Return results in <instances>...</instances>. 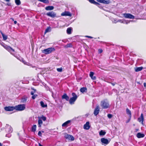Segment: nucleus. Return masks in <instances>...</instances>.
Segmentation results:
<instances>
[{
    "instance_id": "obj_1",
    "label": "nucleus",
    "mask_w": 146,
    "mask_h": 146,
    "mask_svg": "<svg viewBox=\"0 0 146 146\" xmlns=\"http://www.w3.org/2000/svg\"><path fill=\"white\" fill-rule=\"evenodd\" d=\"M3 47L9 52L11 54H13L14 56L16 58H17L18 60H19L21 61H22V62L25 64H27H27L28 63L25 62L24 60V59L19 56H17L14 55V52H15L14 50L10 46H8L7 45L5 44H4L3 45L1 44Z\"/></svg>"
},
{
    "instance_id": "obj_2",
    "label": "nucleus",
    "mask_w": 146,
    "mask_h": 146,
    "mask_svg": "<svg viewBox=\"0 0 146 146\" xmlns=\"http://www.w3.org/2000/svg\"><path fill=\"white\" fill-rule=\"evenodd\" d=\"M100 106L103 109H106L110 107L109 102L107 99L101 101Z\"/></svg>"
},
{
    "instance_id": "obj_3",
    "label": "nucleus",
    "mask_w": 146,
    "mask_h": 146,
    "mask_svg": "<svg viewBox=\"0 0 146 146\" xmlns=\"http://www.w3.org/2000/svg\"><path fill=\"white\" fill-rule=\"evenodd\" d=\"M72 97L69 100V103L71 105L74 104L78 97V96L74 92L72 93Z\"/></svg>"
},
{
    "instance_id": "obj_4",
    "label": "nucleus",
    "mask_w": 146,
    "mask_h": 146,
    "mask_svg": "<svg viewBox=\"0 0 146 146\" xmlns=\"http://www.w3.org/2000/svg\"><path fill=\"white\" fill-rule=\"evenodd\" d=\"M15 110H16L22 111L24 110L25 108V105L24 104H19L15 107Z\"/></svg>"
},
{
    "instance_id": "obj_5",
    "label": "nucleus",
    "mask_w": 146,
    "mask_h": 146,
    "mask_svg": "<svg viewBox=\"0 0 146 146\" xmlns=\"http://www.w3.org/2000/svg\"><path fill=\"white\" fill-rule=\"evenodd\" d=\"M55 50L54 48L51 47L44 49L42 51V52L45 54H48L54 51Z\"/></svg>"
},
{
    "instance_id": "obj_6",
    "label": "nucleus",
    "mask_w": 146,
    "mask_h": 146,
    "mask_svg": "<svg viewBox=\"0 0 146 146\" xmlns=\"http://www.w3.org/2000/svg\"><path fill=\"white\" fill-rule=\"evenodd\" d=\"M123 17L126 19H133L135 18L134 16L130 13H123Z\"/></svg>"
},
{
    "instance_id": "obj_7",
    "label": "nucleus",
    "mask_w": 146,
    "mask_h": 146,
    "mask_svg": "<svg viewBox=\"0 0 146 146\" xmlns=\"http://www.w3.org/2000/svg\"><path fill=\"white\" fill-rule=\"evenodd\" d=\"M46 15L52 18H54L56 16V14L53 11L48 12L46 13Z\"/></svg>"
},
{
    "instance_id": "obj_8",
    "label": "nucleus",
    "mask_w": 146,
    "mask_h": 146,
    "mask_svg": "<svg viewBox=\"0 0 146 146\" xmlns=\"http://www.w3.org/2000/svg\"><path fill=\"white\" fill-rule=\"evenodd\" d=\"M138 121L143 125L144 117L143 114L142 113L140 117L138 118Z\"/></svg>"
},
{
    "instance_id": "obj_9",
    "label": "nucleus",
    "mask_w": 146,
    "mask_h": 146,
    "mask_svg": "<svg viewBox=\"0 0 146 146\" xmlns=\"http://www.w3.org/2000/svg\"><path fill=\"white\" fill-rule=\"evenodd\" d=\"M65 137L66 139L70 140L71 141L74 140V137L72 135L68 134H66L65 135Z\"/></svg>"
},
{
    "instance_id": "obj_10",
    "label": "nucleus",
    "mask_w": 146,
    "mask_h": 146,
    "mask_svg": "<svg viewBox=\"0 0 146 146\" xmlns=\"http://www.w3.org/2000/svg\"><path fill=\"white\" fill-rule=\"evenodd\" d=\"M6 131L7 132L10 133H11L13 131V129L9 125H7L6 126Z\"/></svg>"
},
{
    "instance_id": "obj_11",
    "label": "nucleus",
    "mask_w": 146,
    "mask_h": 146,
    "mask_svg": "<svg viewBox=\"0 0 146 146\" xmlns=\"http://www.w3.org/2000/svg\"><path fill=\"white\" fill-rule=\"evenodd\" d=\"M101 141L102 145H107L109 143V141L108 139L104 138H101Z\"/></svg>"
},
{
    "instance_id": "obj_12",
    "label": "nucleus",
    "mask_w": 146,
    "mask_h": 146,
    "mask_svg": "<svg viewBox=\"0 0 146 146\" xmlns=\"http://www.w3.org/2000/svg\"><path fill=\"white\" fill-rule=\"evenodd\" d=\"M4 109L6 111H12L15 110V107L14 106L5 107Z\"/></svg>"
},
{
    "instance_id": "obj_13",
    "label": "nucleus",
    "mask_w": 146,
    "mask_h": 146,
    "mask_svg": "<svg viewBox=\"0 0 146 146\" xmlns=\"http://www.w3.org/2000/svg\"><path fill=\"white\" fill-rule=\"evenodd\" d=\"M100 111V108L98 106H96L95 108L94 112V114L95 115H97L99 113Z\"/></svg>"
},
{
    "instance_id": "obj_14",
    "label": "nucleus",
    "mask_w": 146,
    "mask_h": 146,
    "mask_svg": "<svg viewBox=\"0 0 146 146\" xmlns=\"http://www.w3.org/2000/svg\"><path fill=\"white\" fill-rule=\"evenodd\" d=\"M61 15L62 16H69L71 17L72 14L69 11H65L64 12L62 13Z\"/></svg>"
},
{
    "instance_id": "obj_15",
    "label": "nucleus",
    "mask_w": 146,
    "mask_h": 146,
    "mask_svg": "<svg viewBox=\"0 0 146 146\" xmlns=\"http://www.w3.org/2000/svg\"><path fill=\"white\" fill-rule=\"evenodd\" d=\"M89 124L90 123L89 121L87 122L86 124H85L84 126V129L86 130L89 129L90 127V126L89 125Z\"/></svg>"
},
{
    "instance_id": "obj_16",
    "label": "nucleus",
    "mask_w": 146,
    "mask_h": 146,
    "mask_svg": "<svg viewBox=\"0 0 146 146\" xmlns=\"http://www.w3.org/2000/svg\"><path fill=\"white\" fill-rule=\"evenodd\" d=\"M137 137L139 138H143L144 137L145 135L143 133H138L137 134Z\"/></svg>"
},
{
    "instance_id": "obj_17",
    "label": "nucleus",
    "mask_w": 146,
    "mask_h": 146,
    "mask_svg": "<svg viewBox=\"0 0 146 146\" xmlns=\"http://www.w3.org/2000/svg\"><path fill=\"white\" fill-rule=\"evenodd\" d=\"M62 98L65 99L67 101H68L69 100V97L66 94H64L62 96Z\"/></svg>"
},
{
    "instance_id": "obj_18",
    "label": "nucleus",
    "mask_w": 146,
    "mask_h": 146,
    "mask_svg": "<svg viewBox=\"0 0 146 146\" xmlns=\"http://www.w3.org/2000/svg\"><path fill=\"white\" fill-rule=\"evenodd\" d=\"M126 113L129 115V117H131V114L130 110L127 108L126 110Z\"/></svg>"
},
{
    "instance_id": "obj_19",
    "label": "nucleus",
    "mask_w": 146,
    "mask_h": 146,
    "mask_svg": "<svg viewBox=\"0 0 146 146\" xmlns=\"http://www.w3.org/2000/svg\"><path fill=\"white\" fill-rule=\"evenodd\" d=\"M54 9V7L53 6H48L46 7L45 8V9L47 11H50L53 10Z\"/></svg>"
},
{
    "instance_id": "obj_20",
    "label": "nucleus",
    "mask_w": 146,
    "mask_h": 146,
    "mask_svg": "<svg viewBox=\"0 0 146 146\" xmlns=\"http://www.w3.org/2000/svg\"><path fill=\"white\" fill-rule=\"evenodd\" d=\"M88 1L91 3L93 4L96 5H100V3L95 1L94 0H88Z\"/></svg>"
},
{
    "instance_id": "obj_21",
    "label": "nucleus",
    "mask_w": 146,
    "mask_h": 146,
    "mask_svg": "<svg viewBox=\"0 0 146 146\" xmlns=\"http://www.w3.org/2000/svg\"><path fill=\"white\" fill-rule=\"evenodd\" d=\"M70 122V120H69L65 122L62 124V127H66L67 126L68 124Z\"/></svg>"
},
{
    "instance_id": "obj_22",
    "label": "nucleus",
    "mask_w": 146,
    "mask_h": 146,
    "mask_svg": "<svg viewBox=\"0 0 146 146\" xmlns=\"http://www.w3.org/2000/svg\"><path fill=\"white\" fill-rule=\"evenodd\" d=\"M143 69L142 67H137L135 68V70L136 72H138L141 70Z\"/></svg>"
},
{
    "instance_id": "obj_23",
    "label": "nucleus",
    "mask_w": 146,
    "mask_h": 146,
    "mask_svg": "<svg viewBox=\"0 0 146 146\" xmlns=\"http://www.w3.org/2000/svg\"><path fill=\"white\" fill-rule=\"evenodd\" d=\"M40 104L41 107L42 108H46L47 107V105L46 104H44V102L43 101H41L40 102Z\"/></svg>"
},
{
    "instance_id": "obj_24",
    "label": "nucleus",
    "mask_w": 146,
    "mask_h": 146,
    "mask_svg": "<svg viewBox=\"0 0 146 146\" xmlns=\"http://www.w3.org/2000/svg\"><path fill=\"white\" fill-rule=\"evenodd\" d=\"M1 33L3 37V39L4 40H6L7 39V35H5L1 31Z\"/></svg>"
},
{
    "instance_id": "obj_25",
    "label": "nucleus",
    "mask_w": 146,
    "mask_h": 146,
    "mask_svg": "<svg viewBox=\"0 0 146 146\" xmlns=\"http://www.w3.org/2000/svg\"><path fill=\"white\" fill-rule=\"evenodd\" d=\"M131 21H132L123 19V23L127 24L129 23Z\"/></svg>"
},
{
    "instance_id": "obj_26",
    "label": "nucleus",
    "mask_w": 146,
    "mask_h": 146,
    "mask_svg": "<svg viewBox=\"0 0 146 146\" xmlns=\"http://www.w3.org/2000/svg\"><path fill=\"white\" fill-rule=\"evenodd\" d=\"M72 30V28L71 27L67 28L66 32L68 34H70L71 33V31Z\"/></svg>"
},
{
    "instance_id": "obj_27",
    "label": "nucleus",
    "mask_w": 146,
    "mask_h": 146,
    "mask_svg": "<svg viewBox=\"0 0 146 146\" xmlns=\"http://www.w3.org/2000/svg\"><path fill=\"white\" fill-rule=\"evenodd\" d=\"M36 125H34L32 127L31 131L35 132L36 130Z\"/></svg>"
},
{
    "instance_id": "obj_28",
    "label": "nucleus",
    "mask_w": 146,
    "mask_h": 146,
    "mask_svg": "<svg viewBox=\"0 0 146 146\" xmlns=\"http://www.w3.org/2000/svg\"><path fill=\"white\" fill-rule=\"evenodd\" d=\"M106 133V132L102 130H101L100 133L99 135L100 136H103Z\"/></svg>"
},
{
    "instance_id": "obj_29",
    "label": "nucleus",
    "mask_w": 146,
    "mask_h": 146,
    "mask_svg": "<svg viewBox=\"0 0 146 146\" xmlns=\"http://www.w3.org/2000/svg\"><path fill=\"white\" fill-rule=\"evenodd\" d=\"M38 1L42 2L44 3H48L49 1L48 0H38Z\"/></svg>"
},
{
    "instance_id": "obj_30",
    "label": "nucleus",
    "mask_w": 146,
    "mask_h": 146,
    "mask_svg": "<svg viewBox=\"0 0 146 146\" xmlns=\"http://www.w3.org/2000/svg\"><path fill=\"white\" fill-rule=\"evenodd\" d=\"M15 2L17 5H19L21 4V2L20 0H15Z\"/></svg>"
},
{
    "instance_id": "obj_31",
    "label": "nucleus",
    "mask_w": 146,
    "mask_h": 146,
    "mask_svg": "<svg viewBox=\"0 0 146 146\" xmlns=\"http://www.w3.org/2000/svg\"><path fill=\"white\" fill-rule=\"evenodd\" d=\"M38 127H40L41 126V125L42 123V121L41 119H39L38 121Z\"/></svg>"
},
{
    "instance_id": "obj_32",
    "label": "nucleus",
    "mask_w": 146,
    "mask_h": 146,
    "mask_svg": "<svg viewBox=\"0 0 146 146\" xmlns=\"http://www.w3.org/2000/svg\"><path fill=\"white\" fill-rule=\"evenodd\" d=\"M72 47V44L70 43L67 44V45L64 46V47L65 48L68 47Z\"/></svg>"
},
{
    "instance_id": "obj_33",
    "label": "nucleus",
    "mask_w": 146,
    "mask_h": 146,
    "mask_svg": "<svg viewBox=\"0 0 146 146\" xmlns=\"http://www.w3.org/2000/svg\"><path fill=\"white\" fill-rule=\"evenodd\" d=\"M87 89L86 88L83 87L80 89V91L82 93H84V92H85V91Z\"/></svg>"
},
{
    "instance_id": "obj_34",
    "label": "nucleus",
    "mask_w": 146,
    "mask_h": 146,
    "mask_svg": "<svg viewBox=\"0 0 146 146\" xmlns=\"http://www.w3.org/2000/svg\"><path fill=\"white\" fill-rule=\"evenodd\" d=\"M50 27H48L47 29L45 30L44 33L45 34L47 33H48L50 31Z\"/></svg>"
},
{
    "instance_id": "obj_35",
    "label": "nucleus",
    "mask_w": 146,
    "mask_h": 146,
    "mask_svg": "<svg viewBox=\"0 0 146 146\" xmlns=\"http://www.w3.org/2000/svg\"><path fill=\"white\" fill-rule=\"evenodd\" d=\"M27 98L24 97L22 99L21 101L23 103H25L27 100Z\"/></svg>"
},
{
    "instance_id": "obj_36",
    "label": "nucleus",
    "mask_w": 146,
    "mask_h": 146,
    "mask_svg": "<svg viewBox=\"0 0 146 146\" xmlns=\"http://www.w3.org/2000/svg\"><path fill=\"white\" fill-rule=\"evenodd\" d=\"M123 19H119L118 20H117L116 22H114V23H116L117 22H120L121 23H123Z\"/></svg>"
},
{
    "instance_id": "obj_37",
    "label": "nucleus",
    "mask_w": 146,
    "mask_h": 146,
    "mask_svg": "<svg viewBox=\"0 0 146 146\" xmlns=\"http://www.w3.org/2000/svg\"><path fill=\"white\" fill-rule=\"evenodd\" d=\"M97 1L100 3H105V0H97Z\"/></svg>"
},
{
    "instance_id": "obj_38",
    "label": "nucleus",
    "mask_w": 146,
    "mask_h": 146,
    "mask_svg": "<svg viewBox=\"0 0 146 146\" xmlns=\"http://www.w3.org/2000/svg\"><path fill=\"white\" fill-rule=\"evenodd\" d=\"M57 70L58 72H61L62 71V68H58L57 69Z\"/></svg>"
},
{
    "instance_id": "obj_39",
    "label": "nucleus",
    "mask_w": 146,
    "mask_h": 146,
    "mask_svg": "<svg viewBox=\"0 0 146 146\" xmlns=\"http://www.w3.org/2000/svg\"><path fill=\"white\" fill-rule=\"evenodd\" d=\"M107 116L109 118L111 119L112 117V115L111 114H108L107 115Z\"/></svg>"
},
{
    "instance_id": "obj_40",
    "label": "nucleus",
    "mask_w": 146,
    "mask_h": 146,
    "mask_svg": "<svg viewBox=\"0 0 146 146\" xmlns=\"http://www.w3.org/2000/svg\"><path fill=\"white\" fill-rule=\"evenodd\" d=\"M37 95L36 94H34H34L32 96V98L33 99H35V98H36V97H37Z\"/></svg>"
},
{
    "instance_id": "obj_41",
    "label": "nucleus",
    "mask_w": 146,
    "mask_h": 146,
    "mask_svg": "<svg viewBox=\"0 0 146 146\" xmlns=\"http://www.w3.org/2000/svg\"><path fill=\"white\" fill-rule=\"evenodd\" d=\"M94 74V73L93 72H90V77H92L93 76Z\"/></svg>"
},
{
    "instance_id": "obj_42",
    "label": "nucleus",
    "mask_w": 146,
    "mask_h": 146,
    "mask_svg": "<svg viewBox=\"0 0 146 146\" xmlns=\"http://www.w3.org/2000/svg\"><path fill=\"white\" fill-rule=\"evenodd\" d=\"M38 135L40 137H41L42 136V133L40 131H38Z\"/></svg>"
},
{
    "instance_id": "obj_43",
    "label": "nucleus",
    "mask_w": 146,
    "mask_h": 146,
    "mask_svg": "<svg viewBox=\"0 0 146 146\" xmlns=\"http://www.w3.org/2000/svg\"><path fill=\"white\" fill-rule=\"evenodd\" d=\"M131 117H129V118L126 121V123H128V122H129V121H130V120H131Z\"/></svg>"
},
{
    "instance_id": "obj_44",
    "label": "nucleus",
    "mask_w": 146,
    "mask_h": 146,
    "mask_svg": "<svg viewBox=\"0 0 146 146\" xmlns=\"http://www.w3.org/2000/svg\"><path fill=\"white\" fill-rule=\"evenodd\" d=\"M11 135L10 133L7 134L6 135V137H10L11 136Z\"/></svg>"
},
{
    "instance_id": "obj_45",
    "label": "nucleus",
    "mask_w": 146,
    "mask_h": 146,
    "mask_svg": "<svg viewBox=\"0 0 146 146\" xmlns=\"http://www.w3.org/2000/svg\"><path fill=\"white\" fill-rule=\"evenodd\" d=\"M91 79L93 80H95L96 79V77L95 76H93L92 77H91Z\"/></svg>"
},
{
    "instance_id": "obj_46",
    "label": "nucleus",
    "mask_w": 146,
    "mask_h": 146,
    "mask_svg": "<svg viewBox=\"0 0 146 146\" xmlns=\"http://www.w3.org/2000/svg\"><path fill=\"white\" fill-rule=\"evenodd\" d=\"M102 51H103L101 49H100L98 50V52H99V53H102Z\"/></svg>"
},
{
    "instance_id": "obj_47",
    "label": "nucleus",
    "mask_w": 146,
    "mask_h": 146,
    "mask_svg": "<svg viewBox=\"0 0 146 146\" xmlns=\"http://www.w3.org/2000/svg\"><path fill=\"white\" fill-rule=\"evenodd\" d=\"M42 119L44 121H45L46 120V118L45 117H42Z\"/></svg>"
},
{
    "instance_id": "obj_48",
    "label": "nucleus",
    "mask_w": 146,
    "mask_h": 146,
    "mask_svg": "<svg viewBox=\"0 0 146 146\" xmlns=\"http://www.w3.org/2000/svg\"><path fill=\"white\" fill-rule=\"evenodd\" d=\"M85 37H86L88 38H93V37L91 36H85Z\"/></svg>"
},
{
    "instance_id": "obj_49",
    "label": "nucleus",
    "mask_w": 146,
    "mask_h": 146,
    "mask_svg": "<svg viewBox=\"0 0 146 146\" xmlns=\"http://www.w3.org/2000/svg\"><path fill=\"white\" fill-rule=\"evenodd\" d=\"M105 3H104L105 4H108L109 3V1H106L105 0V2H104Z\"/></svg>"
},
{
    "instance_id": "obj_50",
    "label": "nucleus",
    "mask_w": 146,
    "mask_h": 146,
    "mask_svg": "<svg viewBox=\"0 0 146 146\" xmlns=\"http://www.w3.org/2000/svg\"><path fill=\"white\" fill-rule=\"evenodd\" d=\"M139 129H135V132H137V131H139Z\"/></svg>"
},
{
    "instance_id": "obj_51",
    "label": "nucleus",
    "mask_w": 146,
    "mask_h": 146,
    "mask_svg": "<svg viewBox=\"0 0 146 146\" xmlns=\"http://www.w3.org/2000/svg\"><path fill=\"white\" fill-rule=\"evenodd\" d=\"M34 92L33 91H32L31 92V94L32 95H34Z\"/></svg>"
},
{
    "instance_id": "obj_52",
    "label": "nucleus",
    "mask_w": 146,
    "mask_h": 146,
    "mask_svg": "<svg viewBox=\"0 0 146 146\" xmlns=\"http://www.w3.org/2000/svg\"><path fill=\"white\" fill-rule=\"evenodd\" d=\"M11 3H7V5L8 6H10L11 5Z\"/></svg>"
},
{
    "instance_id": "obj_53",
    "label": "nucleus",
    "mask_w": 146,
    "mask_h": 146,
    "mask_svg": "<svg viewBox=\"0 0 146 146\" xmlns=\"http://www.w3.org/2000/svg\"><path fill=\"white\" fill-rule=\"evenodd\" d=\"M143 85H144V86L145 87L146 86V83L145 82L144 83V84H143Z\"/></svg>"
},
{
    "instance_id": "obj_54",
    "label": "nucleus",
    "mask_w": 146,
    "mask_h": 146,
    "mask_svg": "<svg viewBox=\"0 0 146 146\" xmlns=\"http://www.w3.org/2000/svg\"><path fill=\"white\" fill-rule=\"evenodd\" d=\"M117 21L115 19H114V21H113V22L114 23V22H116Z\"/></svg>"
},
{
    "instance_id": "obj_55",
    "label": "nucleus",
    "mask_w": 146,
    "mask_h": 146,
    "mask_svg": "<svg viewBox=\"0 0 146 146\" xmlns=\"http://www.w3.org/2000/svg\"><path fill=\"white\" fill-rule=\"evenodd\" d=\"M14 23L15 24H16L17 23V21H14Z\"/></svg>"
},
{
    "instance_id": "obj_56",
    "label": "nucleus",
    "mask_w": 146,
    "mask_h": 146,
    "mask_svg": "<svg viewBox=\"0 0 146 146\" xmlns=\"http://www.w3.org/2000/svg\"><path fill=\"white\" fill-rule=\"evenodd\" d=\"M111 84H112L113 86H114V85H115V84H114V83H111Z\"/></svg>"
},
{
    "instance_id": "obj_57",
    "label": "nucleus",
    "mask_w": 146,
    "mask_h": 146,
    "mask_svg": "<svg viewBox=\"0 0 146 146\" xmlns=\"http://www.w3.org/2000/svg\"><path fill=\"white\" fill-rule=\"evenodd\" d=\"M0 146H2V144L0 142Z\"/></svg>"
},
{
    "instance_id": "obj_58",
    "label": "nucleus",
    "mask_w": 146,
    "mask_h": 146,
    "mask_svg": "<svg viewBox=\"0 0 146 146\" xmlns=\"http://www.w3.org/2000/svg\"><path fill=\"white\" fill-rule=\"evenodd\" d=\"M11 19H12V20H13V21H14V19H13L12 18Z\"/></svg>"
}]
</instances>
